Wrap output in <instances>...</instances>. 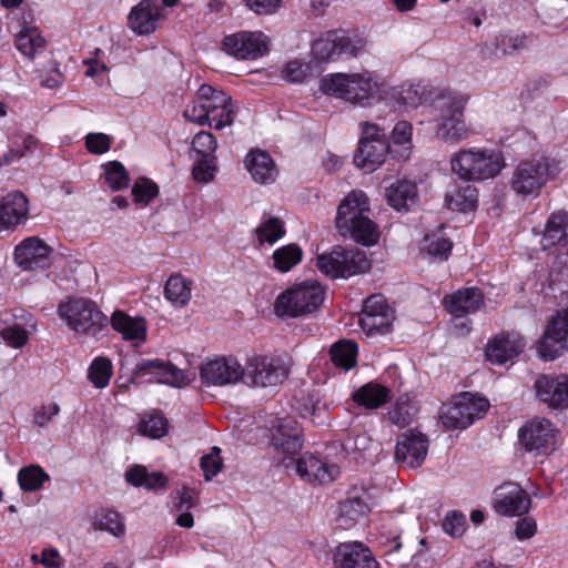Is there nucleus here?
I'll return each mask as SVG.
<instances>
[{
    "mask_svg": "<svg viewBox=\"0 0 568 568\" xmlns=\"http://www.w3.org/2000/svg\"><path fill=\"white\" fill-rule=\"evenodd\" d=\"M311 74L308 63L301 60H292L285 64L282 75L290 82H303Z\"/></svg>",
    "mask_w": 568,
    "mask_h": 568,
    "instance_id": "61",
    "label": "nucleus"
},
{
    "mask_svg": "<svg viewBox=\"0 0 568 568\" xmlns=\"http://www.w3.org/2000/svg\"><path fill=\"white\" fill-rule=\"evenodd\" d=\"M436 121L435 134L446 144L456 145L470 135L465 119H436Z\"/></svg>",
    "mask_w": 568,
    "mask_h": 568,
    "instance_id": "37",
    "label": "nucleus"
},
{
    "mask_svg": "<svg viewBox=\"0 0 568 568\" xmlns=\"http://www.w3.org/2000/svg\"><path fill=\"white\" fill-rule=\"evenodd\" d=\"M412 135L413 126L407 121L397 122L392 131V141L394 145L400 148L397 156L403 161L407 160L410 155Z\"/></svg>",
    "mask_w": 568,
    "mask_h": 568,
    "instance_id": "46",
    "label": "nucleus"
},
{
    "mask_svg": "<svg viewBox=\"0 0 568 568\" xmlns=\"http://www.w3.org/2000/svg\"><path fill=\"white\" fill-rule=\"evenodd\" d=\"M256 239L260 244L273 245L285 235L284 223L278 217H267L255 229Z\"/></svg>",
    "mask_w": 568,
    "mask_h": 568,
    "instance_id": "44",
    "label": "nucleus"
},
{
    "mask_svg": "<svg viewBox=\"0 0 568 568\" xmlns=\"http://www.w3.org/2000/svg\"><path fill=\"white\" fill-rule=\"evenodd\" d=\"M165 297L175 307L185 306L192 296V282L181 275H172L165 283Z\"/></svg>",
    "mask_w": 568,
    "mask_h": 568,
    "instance_id": "39",
    "label": "nucleus"
},
{
    "mask_svg": "<svg viewBox=\"0 0 568 568\" xmlns=\"http://www.w3.org/2000/svg\"><path fill=\"white\" fill-rule=\"evenodd\" d=\"M525 343L517 334H499L486 346V358L496 365H503L518 356Z\"/></svg>",
    "mask_w": 568,
    "mask_h": 568,
    "instance_id": "25",
    "label": "nucleus"
},
{
    "mask_svg": "<svg viewBox=\"0 0 568 568\" xmlns=\"http://www.w3.org/2000/svg\"><path fill=\"white\" fill-rule=\"evenodd\" d=\"M386 84L374 72L331 73L320 80V91L358 106H369L386 94Z\"/></svg>",
    "mask_w": 568,
    "mask_h": 568,
    "instance_id": "1",
    "label": "nucleus"
},
{
    "mask_svg": "<svg viewBox=\"0 0 568 568\" xmlns=\"http://www.w3.org/2000/svg\"><path fill=\"white\" fill-rule=\"evenodd\" d=\"M60 406L50 402L37 407L33 412V423L38 427L44 428L59 415Z\"/></svg>",
    "mask_w": 568,
    "mask_h": 568,
    "instance_id": "63",
    "label": "nucleus"
},
{
    "mask_svg": "<svg viewBox=\"0 0 568 568\" xmlns=\"http://www.w3.org/2000/svg\"><path fill=\"white\" fill-rule=\"evenodd\" d=\"M389 418L392 423L398 427L409 425L415 416L414 408L407 403H396L389 410Z\"/></svg>",
    "mask_w": 568,
    "mask_h": 568,
    "instance_id": "64",
    "label": "nucleus"
},
{
    "mask_svg": "<svg viewBox=\"0 0 568 568\" xmlns=\"http://www.w3.org/2000/svg\"><path fill=\"white\" fill-rule=\"evenodd\" d=\"M545 361H554L568 352V310L556 313L547 324L537 347Z\"/></svg>",
    "mask_w": 568,
    "mask_h": 568,
    "instance_id": "12",
    "label": "nucleus"
},
{
    "mask_svg": "<svg viewBox=\"0 0 568 568\" xmlns=\"http://www.w3.org/2000/svg\"><path fill=\"white\" fill-rule=\"evenodd\" d=\"M328 407L323 399L315 394L308 395L303 399L301 414L303 417H310L315 424H323L327 417Z\"/></svg>",
    "mask_w": 568,
    "mask_h": 568,
    "instance_id": "47",
    "label": "nucleus"
},
{
    "mask_svg": "<svg viewBox=\"0 0 568 568\" xmlns=\"http://www.w3.org/2000/svg\"><path fill=\"white\" fill-rule=\"evenodd\" d=\"M365 42L353 39L343 31H327L317 38L312 45V57L321 63L337 61L343 57L356 58L363 52Z\"/></svg>",
    "mask_w": 568,
    "mask_h": 568,
    "instance_id": "7",
    "label": "nucleus"
},
{
    "mask_svg": "<svg viewBox=\"0 0 568 568\" xmlns=\"http://www.w3.org/2000/svg\"><path fill=\"white\" fill-rule=\"evenodd\" d=\"M93 525L95 529L108 531L115 537L123 536L125 531L122 517L113 510H105L97 515Z\"/></svg>",
    "mask_w": 568,
    "mask_h": 568,
    "instance_id": "48",
    "label": "nucleus"
},
{
    "mask_svg": "<svg viewBox=\"0 0 568 568\" xmlns=\"http://www.w3.org/2000/svg\"><path fill=\"white\" fill-rule=\"evenodd\" d=\"M112 375L111 361L105 357L95 358L89 367L88 378L98 388H104Z\"/></svg>",
    "mask_w": 568,
    "mask_h": 568,
    "instance_id": "49",
    "label": "nucleus"
},
{
    "mask_svg": "<svg viewBox=\"0 0 568 568\" xmlns=\"http://www.w3.org/2000/svg\"><path fill=\"white\" fill-rule=\"evenodd\" d=\"M388 150L386 140L359 141L354 162L358 168L373 172L384 163Z\"/></svg>",
    "mask_w": 568,
    "mask_h": 568,
    "instance_id": "31",
    "label": "nucleus"
},
{
    "mask_svg": "<svg viewBox=\"0 0 568 568\" xmlns=\"http://www.w3.org/2000/svg\"><path fill=\"white\" fill-rule=\"evenodd\" d=\"M51 248L38 237H28L14 251L17 264L24 271L44 268L50 262Z\"/></svg>",
    "mask_w": 568,
    "mask_h": 568,
    "instance_id": "24",
    "label": "nucleus"
},
{
    "mask_svg": "<svg viewBox=\"0 0 568 568\" xmlns=\"http://www.w3.org/2000/svg\"><path fill=\"white\" fill-rule=\"evenodd\" d=\"M58 313L72 331L91 337H95L108 322L99 306L88 298H70L61 302Z\"/></svg>",
    "mask_w": 568,
    "mask_h": 568,
    "instance_id": "6",
    "label": "nucleus"
},
{
    "mask_svg": "<svg viewBox=\"0 0 568 568\" xmlns=\"http://www.w3.org/2000/svg\"><path fill=\"white\" fill-rule=\"evenodd\" d=\"M165 19L162 6L158 0H141L128 17V26L138 36H148L159 28Z\"/></svg>",
    "mask_w": 568,
    "mask_h": 568,
    "instance_id": "19",
    "label": "nucleus"
},
{
    "mask_svg": "<svg viewBox=\"0 0 568 568\" xmlns=\"http://www.w3.org/2000/svg\"><path fill=\"white\" fill-rule=\"evenodd\" d=\"M216 158H196L192 170L195 181L201 183L210 182L216 172Z\"/></svg>",
    "mask_w": 568,
    "mask_h": 568,
    "instance_id": "60",
    "label": "nucleus"
},
{
    "mask_svg": "<svg viewBox=\"0 0 568 568\" xmlns=\"http://www.w3.org/2000/svg\"><path fill=\"white\" fill-rule=\"evenodd\" d=\"M142 435L151 438H161L168 433V420L161 415H149L139 424Z\"/></svg>",
    "mask_w": 568,
    "mask_h": 568,
    "instance_id": "52",
    "label": "nucleus"
},
{
    "mask_svg": "<svg viewBox=\"0 0 568 568\" xmlns=\"http://www.w3.org/2000/svg\"><path fill=\"white\" fill-rule=\"evenodd\" d=\"M125 478L131 485L150 490L164 489L168 485V478L163 473H149L144 466L140 465L130 468L125 474Z\"/></svg>",
    "mask_w": 568,
    "mask_h": 568,
    "instance_id": "38",
    "label": "nucleus"
},
{
    "mask_svg": "<svg viewBox=\"0 0 568 568\" xmlns=\"http://www.w3.org/2000/svg\"><path fill=\"white\" fill-rule=\"evenodd\" d=\"M527 40L524 34L507 33L496 38V48L504 54H513L526 48Z\"/></svg>",
    "mask_w": 568,
    "mask_h": 568,
    "instance_id": "57",
    "label": "nucleus"
},
{
    "mask_svg": "<svg viewBox=\"0 0 568 568\" xmlns=\"http://www.w3.org/2000/svg\"><path fill=\"white\" fill-rule=\"evenodd\" d=\"M206 386H227L244 379V368L234 357L217 356L204 362L200 369Z\"/></svg>",
    "mask_w": 568,
    "mask_h": 568,
    "instance_id": "14",
    "label": "nucleus"
},
{
    "mask_svg": "<svg viewBox=\"0 0 568 568\" xmlns=\"http://www.w3.org/2000/svg\"><path fill=\"white\" fill-rule=\"evenodd\" d=\"M290 373V364L282 356L254 355L244 368L245 383L253 387H274L282 384Z\"/></svg>",
    "mask_w": 568,
    "mask_h": 568,
    "instance_id": "8",
    "label": "nucleus"
},
{
    "mask_svg": "<svg viewBox=\"0 0 568 568\" xmlns=\"http://www.w3.org/2000/svg\"><path fill=\"white\" fill-rule=\"evenodd\" d=\"M531 499L518 484L505 483L495 490L494 508L499 515L520 516L528 513Z\"/></svg>",
    "mask_w": 568,
    "mask_h": 568,
    "instance_id": "20",
    "label": "nucleus"
},
{
    "mask_svg": "<svg viewBox=\"0 0 568 568\" xmlns=\"http://www.w3.org/2000/svg\"><path fill=\"white\" fill-rule=\"evenodd\" d=\"M287 469H294L303 479L310 483L328 484L339 476V467L320 460L312 454L305 453L297 459L294 456L283 460Z\"/></svg>",
    "mask_w": 568,
    "mask_h": 568,
    "instance_id": "16",
    "label": "nucleus"
},
{
    "mask_svg": "<svg viewBox=\"0 0 568 568\" xmlns=\"http://www.w3.org/2000/svg\"><path fill=\"white\" fill-rule=\"evenodd\" d=\"M199 97L203 100V103L206 104V110L209 115L214 113L216 109H224L225 103L229 101V95L223 91L216 90L209 84H202L199 88Z\"/></svg>",
    "mask_w": 568,
    "mask_h": 568,
    "instance_id": "51",
    "label": "nucleus"
},
{
    "mask_svg": "<svg viewBox=\"0 0 568 568\" xmlns=\"http://www.w3.org/2000/svg\"><path fill=\"white\" fill-rule=\"evenodd\" d=\"M220 454L221 449L213 447L210 454L201 458V468L207 481L215 477L223 468V459Z\"/></svg>",
    "mask_w": 568,
    "mask_h": 568,
    "instance_id": "59",
    "label": "nucleus"
},
{
    "mask_svg": "<svg viewBox=\"0 0 568 568\" xmlns=\"http://www.w3.org/2000/svg\"><path fill=\"white\" fill-rule=\"evenodd\" d=\"M331 359L337 366L349 371L356 365L357 344L349 339H342L332 345Z\"/></svg>",
    "mask_w": 568,
    "mask_h": 568,
    "instance_id": "41",
    "label": "nucleus"
},
{
    "mask_svg": "<svg viewBox=\"0 0 568 568\" xmlns=\"http://www.w3.org/2000/svg\"><path fill=\"white\" fill-rule=\"evenodd\" d=\"M271 445L288 458L298 454L303 439L297 422L290 417L280 418L271 429Z\"/></svg>",
    "mask_w": 568,
    "mask_h": 568,
    "instance_id": "22",
    "label": "nucleus"
},
{
    "mask_svg": "<svg viewBox=\"0 0 568 568\" xmlns=\"http://www.w3.org/2000/svg\"><path fill=\"white\" fill-rule=\"evenodd\" d=\"M325 300V288L316 280L296 283L283 291L274 302L278 317H304L316 312Z\"/></svg>",
    "mask_w": 568,
    "mask_h": 568,
    "instance_id": "3",
    "label": "nucleus"
},
{
    "mask_svg": "<svg viewBox=\"0 0 568 568\" xmlns=\"http://www.w3.org/2000/svg\"><path fill=\"white\" fill-rule=\"evenodd\" d=\"M373 443L368 434L366 433H349L343 440V448L348 454L358 453L365 455L369 452Z\"/></svg>",
    "mask_w": 568,
    "mask_h": 568,
    "instance_id": "56",
    "label": "nucleus"
},
{
    "mask_svg": "<svg viewBox=\"0 0 568 568\" xmlns=\"http://www.w3.org/2000/svg\"><path fill=\"white\" fill-rule=\"evenodd\" d=\"M467 98L463 94L443 91L434 99L432 109L436 119H465Z\"/></svg>",
    "mask_w": 568,
    "mask_h": 568,
    "instance_id": "33",
    "label": "nucleus"
},
{
    "mask_svg": "<svg viewBox=\"0 0 568 568\" xmlns=\"http://www.w3.org/2000/svg\"><path fill=\"white\" fill-rule=\"evenodd\" d=\"M17 50L28 60H33L45 51L47 41L36 27L24 26L14 36Z\"/></svg>",
    "mask_w": 568,
    "mask_h": 568,
    "instance_id": "34",
    "label": "nucleus"
},
{
    "mask_svg": "<svg viewBox=\"0 0 568 568\" xmlns=\"http://www.w3.org/2000/svg\"><path fill=\"white\" fill-rule=\"evenodd\" d=\"M333 561L336 568H379L371 549L359 541L338 545Z\"/></svg>",
    "mask_w": 568,
    "mask_h": 568,
    "instance_id": "23",
    "label": "nucleus"
},
{
    "mask_svg": "<svg viewBox=\"0 0 568 568\" xmlns=\"http://www.w3.org/2000/svg\"><path fill=\"white\" fill-rule=\"evenodd\" d=\"M488 407L487 399L463 393L452 403L443 406L439 418L446 429H465L476 418H480Z\"/></svg>",
    "mask_w": 568,
    "mask_h": 568,
    "instance_id": "9",
    "label": "nucleus"
},
{
    "mask_svg": "<svg viewBox=\"0 0 568 568\" xmlns=\"http://www.w3.org/2000/svg\"><path fill=\"white\" fill-rule=\"evenodd\" d=\"M235 116L236 104L230 97L229 101L225 103V110L216 109L214 113H211L210 122L207 124L213 126L215 130H222L225 126L232 125L234 123Z\"/></svg>",
    "mask_w": 568,
    "mask_h": 568,
    "instance_id": "54",
    "label": "nucleus"
},
{
    "mask_svg": "<svg viewBox=\"0 0 568 568\" xmlns=\"http://www.w3.org/2000/svg\"><path fill=\"white\" fill-rule=\"evenodd\" d=\"M111 326L135 347L146 341L148 327L143 317H131L122 311H115L111 316Z\"/></svg>",
    "mask_w": 568,
    "mask_h": 568,
    "instance_id": "29",
    "label": "nucleus"
},
{
    "mask_svg": "<svg viewBox=\"0 0 568 568\" xmlns=\"http://www.w3.org/2000/svg\"><path fill=\"white\" fill-rule=\"evenodd\" d=\"M159 194L158 185L145 178H140L132 187V195L136 203L149 204Z\"/></svg>",
    "mask_w": 568,
    "mask_h": 568,
    "instance_id": "55",
    "label": "nucleus"
},
{
    "mask_svg": "<svg viewBox=\"0 0 568 568\" xmlns=\"http://www.w3.org/2000/svg\"><path fill=\"white\" fill-rule=\"evenodd\" d=\"M427 452L426 436L416 430H407L397 438L395 458L409 468H417L425 460Z\"/></svg>",
    "mask_w": 568,
    "mask_h": 568,
    "instance_id": "21",
    "label": "nucleus"
},
{
    "mask_svg": "<svg viewBox=\"0 0 568 568\" xmlns=\"http://www.w3.org/2000/svg\"><path fill=\"white\" fill-rule=\"evenodd\" d=\"M425 242L427 254L438 260H446L453 248L449 240L436 235L425 236Z\"/></svg>",
    "mask_w": 568,
    "mask_h": 568,
    "instance_id": "58",
    "label": "nucleus"
},
{
    "mask_svg": "<svg viewBox=\"0 0 568 568\" xmlns=\"http://www.w3.org/2000/svg\"><path fill=\"white\" fill-rule=\"evenodd\" d=\"M446 310L454 317H466L484 305V295L477 287H465L444 298Z\"/></svg>",
    "mask_w": 568,
    "mask_h": 568,
    "instance_id": "27",
    "label": "nucleus"
},
{
    "mask_svg": "<svg viewBox=\"0 0 568 568\" xmlns=\"http://www.w3.org/2000/svg\"><path fill=\"white\" fill-rule=\"evenodd\" d=\"M133 375L135 378H146L149 382L173 387H183L190 382L182 369L161 358L140 361L134 367Z\"/></svg>",
    "mask_w": 568,
    "mask_h": 568,
    "instance_id": "15",
    "label": "nucleus"
},
{
    "mask_svg": "<svg viewBox=\"0 0 568 568\" xmlns=\"http://www.w3.org/2000/svg\"><path fill=\"white\" fill-rule=\"evenodd\" d=\"M317 268L327 276L349 277L366 273L371 268V261L362 251L334 250L316 257Z\"/></svg>",
    "mask_w": 568,
    "mask_h": 568,
    "instance_id": "10",
    "label": "nucleus"
},
{
    "mask_svg": "<svg viewBox=\"0 0 568 568\" xmlns=\"http://www.w3.org/2000/svg\"><path fill=\"white\" fill-rule=\"evenodd\" d=\"M445 201L447 206L452 210L470 211L477 205L478 192L477 189L470 184L460 185L448 192Z\"/></svg>",
    "mask_w": 568,
    "mask_h": 568,
    "instance_id": "40",
    "label": "nucleus"
},
{
    "mask_svg": "<svg viewBox=\"0 0 568 568\" xmlns=\"http://www.w3.org/2000/svg\"><path fill=\"white\" fill-rule=\"evenodd\" d=\"M13 324H9L0 331L2 339L13 348L23 347L29 341V334L37 328L36 322L30 313L20 312L14 315Z\"/></svg>",
    "mask_w": 568,
    "mask_h": 568,
    "instance_id": "32",
    "label": "nucleus"
},
{
    "mask_svg": "<svg viewBox=\"0 0 568 568\" xmlns=\"http://www.w3.org/2000/svg\"><path fill=\"white\" fill-rule=\"evenodd\" d=\"M557 429L545 418H534L519 430L525 449L535 455L546 453L556 444Z\"/></svg>",
    "mask_w": 568,
    "mask_h": 568,
    "instance_id": "17",
    "label": "nucleus"
},
{
    "mask_svg": "<svg viewBox=\"0 0 568 568\" xmlns=\"http://www.w3.org/2000/svg\"><path fill=\"white\" fill-rule=\"evenodd\" d=\"M268 38L261 31H240L226 36L224 51L239 60H255L268 51Z\"/></svg>",
    "mask_w": 568,
    "mask_h": 568,
    "instance_id": "13",
    "label": "nucleus"
},
{
    "mask_svg": "<svg viewBox=\"0 0 568 568\" xmlns=\"http://www.w3.org/2000/svg\"><path fill=\"white\" fill-rule=\"evenodd\" d=\"M503 168L501 154L489 149H460L450 159L452 172L464 181L493 179Z\"/></svg>",
    "mask_w": 568,
    "mask_h": 568,
    "instance_id": "4",
    "label": "nucleus"
},
{
    "mask_svg": "<svg viewBox=\"0 0 568 568\" xmlns=\"http://www.w3.org/2000/svg\"><path fill=\"white\" fill-rule=\"evenodd\" d=\"M50 476L38 465L23 467L18 473L19 486L23 491H36L42 488Z\"/></svg>",
    "mask_w": 568,
    "mask_h": 568,
    "instance_id": "43",
    "label": "nucleus"
},
{
    "mask_svg": "<svg viewBox=\"0 0 568 568\" xmlns=\"http://www.w3.org/2000/svg\"><path fill=\"white\" fill-rule=\"evenodd\" d=\"M560 161L550 158L532 159L519 163L513 172L511 190L521 196H537L541 189L562 171Z\"/></svg>",
    "mask_w": 568,
    "mask_h": 568,
    "instance_id": "5",
    "label": "nucleus"
},
{
    "mask_svg": "<svg viewBox=\"0 0 568 568\" xmlns=\"http://www.w3.org/2000/svg\"><path fill=\"white\" fill-rule=\"evenodd\" d=\"M184 116L199 125H205L210 122L206 104L203 103V100L199 97V91L193 102L184 110Z\"/></svg>",
    "mask_w": 568,
    "mask_h": 568,
    "instance_id": "62",
    "label": "nucleus"
},
{
    "mask_svg": "<svg viewBox=\"0 0 568 568\" xmlns=\"http://www.w3.org/2000/svg\"><path fill=\"white\" fill-rule=\"evenodd\" d=\"M105 183L110 189L118 191L129 185V175L122 163L112 161L103 165Z\"/></svg>",
    "mask_w": 568,
    "mask_h": 568,
    "instance_id": "50",
    "label": "nucleus"
},
{
    "mask_svg": "<svg viewBox=\"0 0 568 568\" xmlns=\"http://www.w3.org/2000/svg\"><path fill=\"white\" fill-rule=\"evenodd\" d=\"M192 148L196 153V158H215L214 153L217 142L212 133L201 131L193 138Z\"/></svg>",
    "mask_w": 568,
    "mask_h": 568,
    "instance_id": "53",
    "label": "nucleus"
},
{
    "mask_svg": "<svg viewBox=\"0 0 568 568\" xmlns=\"http://www.w3.org/2000/svg\"><path fill=\"white\" fill-rule=\"evenodd\" d=\"M537 398L549 408L568 407V375L541 374L534 383Z\"/></svg>",
    "mask_w": 568,
    "mask_h": 568,
    "instance_id": "18",
    "label": "nucleus"
},
{
    "mask_svg": "<svg viewBox=\"0 0 568 568\" xmlns=\"http://www.w3.org/2000/svg\"><path fill=\"white\" fill-rule=\"evenodd\" d=\"M369 214L367 195L363 191H352L337 206L335 225L338 233L364 246L375 245L379 240V231Z\"/></svg>",
    "mask_w": 568,
    "mask_h": 568,
    "instance_id": "2",
    "label": "nucleus"
},
{
    "mask_svg": "<svg viewBox=\"0 0 568 568\" xmlns=\"http://www.w3.org/2000/svg\"><path fill=\"white\" fill-rule=\"evenodd\" d=\"M568 215L565 212H556L550 215L545 226L544 240L547 245H554L566 236Z\"/></svg>",
    "mask_w": 568,
    "mask_h": 568,
    "instance_id": "45",
    "label": "nucleus"
},
{
    "mask_svg": "<svg viewBox=\"0 0 568 568\" xmlns=\"http://www.w3.org/2000/svg\"><path fill=\"white\" fill-rule=\"evenodd\" d=\"M352 398L359 406L376 409L389 402L390 390L378 383L371 382L355 390Z\"/></svg>",
    "mask_w": 568,
    "mask_h": 568,
    "instance_id": "36",
    "label": "nucleus"
},
{
    "mask_svg": "<svg viewBox=\"0 0 568 568\" xmlns=\"http://www.w3.org/2000/svg\"><path fill=\"white\" fill-rule=\"evenodd\" d=\"M244 164L253 181L258 184H272L278 174L270 154L258 149L246 154Z\"/></svg>",
    "mask_w": 568,
    "mask_h": 568,
    "instance_id": "30",
    "label": "nucleus"
},
{
    "mask_svg": "<svg viewBox=\"0 0 568 568\" xmlns=\"http://www.w3.org/2000/svg\"><path fill=\"white\" fill-rule=\"evenodd\" d=\"M395 311L383 295H372L365 300L358 324L368 337L390 332L395 321Z\"/></svg>",
    "mask_w": 568,
    "mask_h": 568,
    "instance_id": "11",
    "label": "nucleus"
},
{
    "mask_svg": "<svg viewBox=\"0 0 568 568\" xmlns=\"http://www.w3.org/2000/svg\"><path fill=\"white\" fill-rule=\"evenodd\" d=\"M368 511V495L363 490L354 489L345 500L339 503L336 520L341 527L348 529Z\"/></svg>",
    "mask_w": 568,
    "mask_h": 568,
    "instance_id": "28",
    "label": "nucleus"
},
{
    "mask_svg": "<svg viewBox=\"0 0 568 568\" xmlns=\"http://www.w3.org/2000/svg\"><path fill=\"white\" fill-rule=\"evenodd\" d=\"M386 199L395 210H408L417 200V185L409 180L397 181L387 187Z\"/></svg>",
    "mask_w": 568,
    "mask_h": 568,
    "instance_id": "35",
    "label": "nucleus"
},
{
    "mask_svg": "<svg viewBox=\"0 0 568 568\" xmlns=\"http://www.w3.org/2000/svg\"><path fill=\"white\" fill-rule=\"evenodd\" d=\"M303 252L296 244H287L272 254L273 266L281 273L291 271L302 261Z\"/></svg>",
    "mask_w": 568,
    "mask_h": 568,
    "instance_id": "42",
    "label": "nucleus"
},
{
    "mask_svg": "<svg viewBox=\"0 0 568 568\" xmlns=\"http://www.w3.org/2000/svg\"><path fill=\"white\" fill-rule=\"evenodd\" d=\"M29 212L27 196L14 191L0 200V230L13 229L26 221Z\"/></svg>",
    "mask_w": 568,
    "mask_h": 568,
    "instance_id": "26",
    "label": "nucleus"
}]
</instances>
